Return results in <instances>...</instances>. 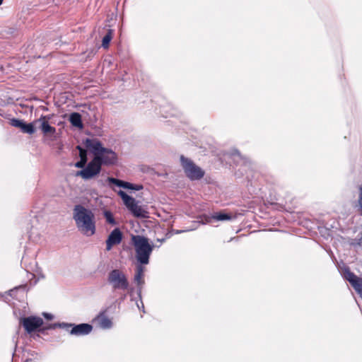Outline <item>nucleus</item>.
Returning a JSON list of instances; mask_svg holds the SVG:
<instances>
[{
  "label": "nucleus",
  "instance_id": "4",
  "mask_svg": "<svg viewBox=\"0 0 362 362\" xmlns=\"http://www.w3.org/2000/svg\"><path fill=\"white\" fill-rule=\"evenodd\" d=\"M180 162L185 175L191 180H199L204 176V171L191 159L181 156Z\"/></svg>",
  "mask_w": 362,
  "mask_h": 362
},
{
  "label": "nucleus",
  "instance_id": "25",
  "mask_svg": "<svg viewBox=\"0 0 362 362\" xmlns=\"http://www.w3.org/2000/svg\"><path fill=\"white\" fill-rule=\"evenodd\" d=\"M358 204L360 206L361 215L362 216V184L359 187Z\"/></svg>",
  "mask_w": 362,
  "mask_h": 362
},
{
  "label": "nucleus",
  "instance_id": "7",
  "mask_svg": "<svg viewBox=\"0 0 362 362\" xmlns=\"http://www.w3.org/2000/svg\"><path fill=\"white\" fill-rule=\"evenodd\" d=\"M60 327L66 328L72 335L83 336L88 334L93 329L92 325L86 323H82L77 325L72 324H59Z\"/></svg>",
  "mask_w": 362,
  "mask_h": 362
},
{
  "label": "nucleus",
  "instance_id": "14",
  "mask_svg": "<svg viewBox=\"0 0 362 362\" xmlns=\"http://www.w3.org/2000/svg\"><path fill=\"white\" fill-rule=\"evenodd\" d=\"M129 210L135 217H148V212L146 210H144L141 206L138 205V203L136 202H135V204H133L132 208H129Z\"/></svg>",
  "mask_w": 362,
  "mask_h": 362
},
{
  "label": "nucleus",
  "instance_id": "20",
  "mask_svg": "<svg viewBox=\"0 0 362 362\" xmlns=\"http://www.w3.org/2000/svg\"><path fill=\"white\" fill-rule=\"evenodd\" d=\"M113 33L114 31L109 29L105 35L103 37L102 46L103 48L107 49L109 47L110 42L112 39Z\"/></svg>",
  "mask_w": 362,
  "mask_h": 362
},
{
  "label": "nucleus",
  "instance_id": "11",
  "mask_svg": "<svg viewBox=\"0 0 362 362\" xmlns=\"http://www.w3.org/2000/svg\"><path fill=\"white\" fill-rule=\"evenodd\" d=\"M107 182L110 185H115L119 187H123L124 189H134L139 191L141 189H143V186L141 185H134L127 182H124L118 179H116L115 177H107Z\"/></svg>",
  "mask_w": 362,
  "mask_h": 362
},
{
  "label": "nucleus",
  "instance_id": "27",
  "mask_svg": "<svg viewBox=\"0 0 362 362\" xmlns=\"http://www.w3.org/2000/svg\"><path fill=\"white\" fill-rule=\"evenodd\" d=\"M45 317L47 319H52V316L51 314H48V313H45L44 314Z\"/></svg>",
  "mask_w": 362,
  "mask_h": 362
},
{
  "label": "nucleus",
  "instance_id": "17",
  "mask_svg": "<svg viewBox=\"0 0 362 362\" xmlns=\"http://www.w3.org/2000/svg\"><path fill=\"white\" fill-rule=\"evenodd\" d=\"M69 121L71 124L77 128L82 129L83 127L81 120V115L78 112H73L69 116Z\"/></svg>",
  "mask_w": 362,
  "mask_h": 362
},
{
  "label": "nucleus",
  "instance_id": "22",
  "mask_svg": "<svg viewBox=\"0 0 362 362\" xmlns=\"http://www.w3.org/2000/svg\"><path fill=\"white\" fill-rule=\"evenodd\" d=\"M351 284L355 291L362 297V279L357 277Z\"/></svg>",
  "mask_w": 362,
  "mask_h": 362
},
{
  "label": "nucleus",
  "instance_id": "10",
  "mask_svg": "<svg viewBox=\"0 0 362 362\" xmlns=\"http://www.w3.org/2000/svg\"><path fill=\"white\" fill-rule=\"evenodd\" d=\"M50 119L49 116H41L40 119L35 121V123H39V128L41 129L45 135H53L56 132V129L49 125L48 121Z\"/></svg>",
  "mask_w": 362,
  "mask_h": 362
},
{
  "label": "nucleus",
  "instance_id": "16",
  "mask_svg": "<svg viewBox=\"0 0 362 362\" xmlns=\"http://www.w3.org/2000/svg\"><path fill=\"white\" fill-rule=\"evenodd\" d=\"M117 194L122 198L124 204L128 209H129V208H132L133 204L136 202V200L132 197L129 196L122 190H119Z\"/></svg>",
  "mask_w": 362,
  "mask_h": 362
},
{
  "label": "nucleus",
  "instance_id": "5",
  "mask_svg": "<svg viewBox=\"0 0 362 362\" xmlns=\"http://www.w3.org/2000/svg\"><path fill=\"white\" fill-rule=\"evenodd\" d=\"M107 282L114 290H127L129 287V281L126 274L120 269L112 270L107 276Z\"/></svg>",
  "mask_w": 362,
  "mask_h": 362
},
{
  "label": "nucleus",
  "instance_id": "24",
  "mask_svg": "<svg viewBox=\"0 0 362 362\" xmlns=\"http://www.w3.org/2000/svg\"><path fill=\"white\" fill-rule=\"evenodd\" d=\"M213 218L217 221H228L232 218V216L230 214L219 212L214 214Z\"/></svg>",
  "mask_w": 362,
  "mask_h": 362
},
{
  "label": "nucleus",
  "instance_id": "2",
  "mask_svg": "<svg viewBox=\"0 0 362 362\" xmlns=\"http://www.w3.org/2000/svg\"><path fill=\"white\" fill-rule=\"evenodd\" d=\"M85 145L94 155V158H98L96 162L100 166L102 165H113L117 162V156L116 153L110 148L103 147L102 143L97 139H86Z\"/></svg>",
  "mask_w": 362,
  "mask_h": 362
},
{
  "label": "nucleus",
  "instance_id": "3",
  "mask_svg": "<svg viewBox=\"0 0 362 362\" xmlns=\"http://www.w3.org/2000/svg\"><path fill=\"white\" fill-rule=\"evenodd\" d=\"M132 243L134 247L137 261L142 264H147L153 246L148 243V239L139 235H132Z\"/></svg>",
  "mask_w": 362,
  "mask_h": 362
},
{
  "label": "nucleus",
  "instance_id": "21",
  "mask_svg": "<svg viewBox=\"0 0 362 362\" xmlns=\"http://www.w3.org/2000/svg\"><path fill=\"white\" fill-rule=\"evenodd\" d=\"M344 278L351 284L358 276L350 271L349 267L344 268L343 271Z\"/></svg>",
  "mask_w": 362,
  "mask_h": 362
},
{
  "label": "nucleus",
  "instance_id": "13",
  "mask_svg": "<svg viewBox=\"0 0 362 362\" xmlns=\"http://www.w3.org/2000/svg\"><path fill=\"white\" fill-rule=\"evenodd\" d=\"M93 322L102 329H110L112 326L111 320L105 315V313H100L94 319Z\"/></svg>",
  "mask_w": 362,
  "mask_h": 362
},
{
  "label": "nucleus",
  "instance_id": "12",
  "mask_svg": "<svg viewBox=\"0 0 362 362\" xmlns=\"http://www.w3.org/2000/svg\"><path fill=\"white\" fill-rule=\"evenodd\" d=\"M11 124L13 127L20 128L23 133L33 134L35 132V129L33 123L26 124L23 120L18 119H12Z\"/></svg>",
  "mask_w": 362,
  "mask_h": 362
},
{
  "label": "nucleus",
  "instance_id": "9",
  "mask_svg": "<svg viewBox=\"0 0 362 362\" xmlns=\"http://www.w3.org/2000/svg\"><path fill=\"white\" fill-rule=\"evenodd\" d=\"M122 240V233L120 230L115 228L109 235L106 240V250L110 251L114 245H119Z\"/></svg>",
  "mask_w": 362,
  "mask_h": 362
},
{
  "label": "nucleus",
  "instance_id": "29",
  "mask_svg": "<svg viewBox=\"0 0 362 362\" xmlns=\"http://www.w3.org/2000/svg\"><path fill=\"white\" fill-rule=\"evenodd\" d=\"M3 0H0V5L2 4Z\"/></svg>",
  "mask_w": 362,
  "mask_h": 362
},
{
  "label": "nucleus",
  "instance_id": "8",
  "mask_svg": "<svg viewBox=\"0 0 362 362\" xmlns=\"http://www.w3.org/2000/svg\"><path fill=\"white\" fill-rule=\"evenodd\" d=\"M21 323L28 333L36 331L43 324V320L39 317L30 316L22 318Z\"/></svg>",
  "mask_w": 362,
  "mask_h": 362
},
{
  "label": "nucleus",
  "instance_id": "6",
  "mask_svg": "<svg viewBox=\"0 0 362 362\" xmlns=\"http://www.w3.org/2000/svg\"><path fill=\"white\" fill-rule=\"evenodd\" d=\"M98 158L93 159L83 170L78 171L76 175L84 180H90L98 175L101 170V166L96 162Z\"/></svg>",
  "mask_w": 362,
  "mask_h": 362
},
{
  "label": "nucleus",
  "instance_id": "15",
  "mask_svg": "<svg viewBox=\"0 0 362 362\" xmlns=\"http://www.w3.org/2000/svg\"><path fill=\"white\" fill-rule=\"evenodd\" d=\"M129 210L135 217H148V212L146 210H144L141 206L138 205V203L136 202H135V204H133L132 208H129Z\"/></svg>",
  "mask_w": 362,
  "mask_h": 362
},
{
  "label": "nucleus",
  "instance_id": "28",
  "mask_svg": "<svg viewBox=\"0 0 362 362\" xmlns=\"http://www.w3.org/2000/svg\"><path fill=\"white\" fill-rule=\"evenodd\" d=\"M233 155L240 156V152L238 150H234L232 153Z\"/></svg>",
  "mask_w": 362,
  "mask_h": 362
},
{
  "label": "nucleus",
  "instance_id": "1",
  "mask_svg": "<svg viewBox=\"0 0 362 362\" xmlns=\"http://www.w3.org/2000/svg\"><path fill=\"white\" fill-rule=\"evenodd\" d=\"M73 218L78 230L86 236H92L95 233L94 214L81 204H77L73 210Z\"/></svg>",
  "mask_w": 362,
  "mask_h": 362
},
{
  "label": "nucleus",
  "instance_id": "18",
  "mask_svg": "<svg viewBox=\"0 0 362 362\" xmlns=\"http://www.w3.org/2000/svg\"><path fill=\"white\" fill-rule=\"evenodd\" d=\"M144 268L142 266L139 265L136 267V274L134 275V280L139 286L142 285L144 283Z\"/></svg>",
  "mask_w": 362,
  "mask_h": 362
},
{
  "label": "nucleus",
  "instance_id": "19",
  "mask_svg": "<svg viewBox=\"0 0 362 362\" xmlns=\"http://www.w3.org/2000/svg\"><path fill=\"white\" fill-rule=\"evenodd\" d=\"M77 148L79 150L81 158L80 160L75 164V166L76 168H82L85 166L87 162L86 151L79 146H77Z\"/></svg>",
  "mask_w": 362,
  "mask_h": 362
},
{
  "label": "nucleus",
  "instance_id": "23",
  "mask_svg": "<svg viewBox=\"0 0 362 362\" xmlns=\"http://www.w3.org/2000/svg\"><path fill=\"white\" fill-rule=\"evenodd\" d=\"M103 216H104L107 223H108L109 224H110L112 226L117 225V222L115 221L111 211H107V210L104 211Z\"/></svg>",
  "mask_w": 362,
  "mask_h": 362
},
{
  "label": "nucleus",
  "instance_id": "26",
  "mask_svg": "<svg viewBox=\"0 0 362 362\" xmlns=\"http://www.w3.org/2000/svg\"><path fill=\"white\" fill-rule=\"evenodd\" d=\"M356 245L362 247V237L358 240Z\"/></svg>",
  "mask_w": 362,
  "mask_h": 362
}]
</instances>
